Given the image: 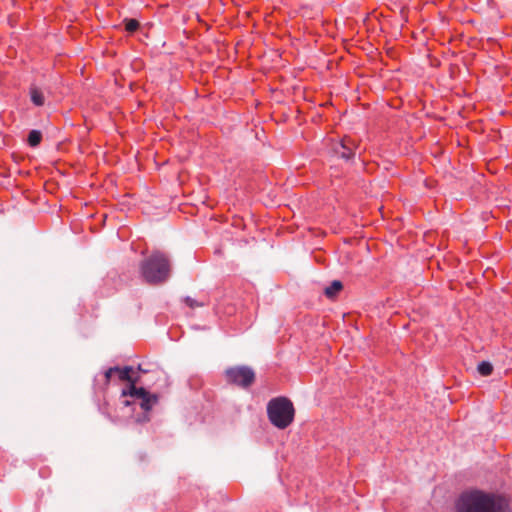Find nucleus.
<instances>
[{"mask_svg":"<svg viewBox=\"0 0 512 512\" xmlns=\"http://www.w3.org/2000/svg\"><path fill=\"white\" fill-rule=\"evenodd\" d=\"M456 509L457 512H508L507 505L500 497L478 490L463 493Z\"/></svg>","mask_w":512,"mask_h":512,"instance_id":"1","label":"nucleus"},{"mask_svg":"<svg viewBox=\"0 0 512 512\" xmlns=\"http://www.w3.org/2000/svg\"><path fill=\"white\" fill-rule=\"evenodd\" d=\"M140 274L144 281L151 285L166 282L171 274L169 258L160 251L153 252L141 262Z\"/></svg>","mask_w":512,"mask_h":512,"instance_id":"2","label":"nucleus"},{"mask_svg":"<svg viewBox=\"0 0 512 512\" xmlns=\"http://www.w3.org/2000/svg\"><path fill=\"white\" fill-rule=\"evenodd\" d=\"M294 412L292 402L286 397L273 398L267 405L268 418L279 429H285L292 423Z\"/></svg>","mask_w":512,"mask_h":512,"instance_id":"3","label":"nucleus"},{"mask_svg":"<svg viewBox=\"0 0 512 512\" xmlns=\"http://www.w3.org/2000/svg\"><path fill=\"white\" fill-rule=\"evenodd\" d=\"M121 396L130 397L133 402H139L141 409L145 412H149L158 402V395L149 393L143 387H136L133 383L127 389L122 390Z\"/></svg>","mask_w":512,"mask_h":512,"instance_id":"4","label":"nucleus"},{"mask_svg":"<svg viewBox=\"0 0 512 512\" xmlns=\"http://www.w3.org/2000/svg\"><path fill=\"white\" fill-rule=\"evenodd\" d=\"M227 381L231 384L247 388L255 381V372L249 366H235L226 369Z\"/></svg>","mask_w":512,"mask_h":512,"instance_id":"5","label":"nucleus"},{"mask_svg":"<svg viewBox=\"0 0 512 512\" xmlns=\"http://www.w3.org/2000/svg\"><path fill=\"white\" fill-rule=\"evenodd\" d=\"M353 145L350 140L343 138L339 144L340 149L336 148V153L348 160L353 156Z\"/></svg>","mask_w":512,"mask_h":512,"instance_id":"6","label":"nucleus"},{"mask_svg":"<svg viewBox=\"0 0 512 512\" xmlns=\"http://www.w3.org/2000/svg\"><path fill=\"white\" fill-rule=\"evenodd\" d=\"M114 368L117 369V370H114V374H116L118 376L120 381H127V382H129V385H131L132 383L134 385H136L137 380L133 379L131 376V372L133 369L132 367L125 366L123 368H120L118 366H115Z\"/></svg>","mask_w":512,"mask_h":512,"instance_id":"7","label":"nucleus"},{"mask_svg":"<svg viewBox=\"0 0 512 512\" xmlns=\"http://www.w3.org/2000/svg\"><path fill=\"white\" fill-rule=\"evenodd\" d=\"M30 99L35 106H43L45 103V95L38 87H31Z\"/></svg>","mask_w":512,"mask_h":512,"instance_id":"8","label":"nucleus"},{"mask_svg":"<svg viewBox=\"0 0 512 512\" xmlns=\"http://www.w3.org/2000/svg\"><path fill=\"white\" fill-rule=\"evenodd\" d=\"M343 288L342 282L339 280H334L329 286L325 288V295L328 298L335 297Z\"/></svg>","mask_w":512,"mask_h":512,"instance_id":"9","label":"nucleus"},{"mask_svg":"<svg viewBox=\"0 0 512 512\" xmlns=\"http://www.w3.org/2000/svg\"><path fill=\"white\" fill-rule=\"evenodd\" d=\"M41 139H42V134H41L40 130H31V132L27 138V141L31 147H36L40 144Z\"/></svg>","mask_w":512,"mask_h":512,"instance_id":"10","label":"nucleus"},{"mask_svg":"<svg viewBox=\"0 0 512 512\" xmlns=\"http://www.w3.org/2000/svg\"><path fill=\"white\" fill-rule=\"evenodd\" d=\"M477 371L482 376H489L493 372V366L488 361H482L478 364Z\"/></svg>","mask_w":512,"mask_h":512,"instance_id":"11","label":"nucleus"},{"mask_svg":"<svg viewBox=\"0 0 512 512\" xmlns=\"http://www.w3.org/2000/svg\"><path fill=\"white\" fill-rule=\"evenodd\" d=\"M125 30L133 33L139 28V22L136 19H124Z\"/></svg>","mask_w":512,"mask_h":512,"instance_id":"12","label":"nucleus"},{"mask_svg":"<svg viewBox=\"0 0 512 512\" xmlns=\"http://www.w3.org/2000/svg\"><path fill=\"white\" fill-rule=\"evenodd\" d=\"M114 370H117L116 368L114 367H110L109 369H107L104 373V377H105V386H108L110 381H111V378L114 374Z\"/></svg>","mask_w":512,"mask_h":512,"instance_id":"13","label":"nucleus"},{"mask_svg":"<svg viewBox=\"0 0 512 512\" xmlns=\"http://www.w3.org/2000/svg\"><path fill=\"white\" fill-rule=\"evenodd\" d=\"M185 302L186 304L191 307V308H194V307H197V306H200V304L197 303V301L195 299H192L190 297H187L185 299Z\"/></svg>","mask_w":512,"mask_h":512,"instance_id":"14","label":"nucleus"},{"mask_svg":"<svg viewBox=\"0 0 512 512\" xmlns=\"http://www.w3.org/2000/svg\"><path fill=\"white\" fill-rule=\"evenodd\" d=\"M123 404H124L125 406H129V405H131V404H132V402H131L130 400H124V401H123Z\"/></svg>","mask_w":512,"mask_h":512,"instance_id":"15","label":"nucleus"},{"mask_svg":"<svg viewBox=\"0 0 512 512\" xmlns=\"http://www.w3.org/2000/svg\"><path fill=\"white\" fill-rule=\"evenodd\" d=\"M138 369H139L140 371H142V372H146V370H143V369L141 368V366H138Z\"/></svg>","mask_w":512,"mask_h":512,"instance_id":"16","label":"nucleus"}]
</instances>
